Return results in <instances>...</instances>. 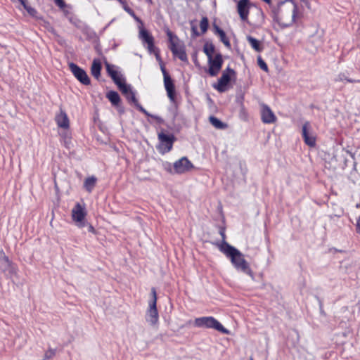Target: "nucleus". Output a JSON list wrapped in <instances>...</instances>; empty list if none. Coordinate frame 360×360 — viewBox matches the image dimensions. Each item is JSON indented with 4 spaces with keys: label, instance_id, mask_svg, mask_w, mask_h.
<instances>
[{
    "label": "nucleus",
    "instance_id": "nucleus-1",
    "mask_svg": "<svg viewBox=\"0 0 360 360\" xmlns=\"http://www.w3.org/2000/svg\"><path fill=\"white\" fill-rule=\"evenodd\" d=\"M219 251L229 258L237 271H240L252 279L254 274L251 270L248 262L245 260L244 255L235 247L228 243H224L219 248Z\"/></svg>",
    "mask_w": 360,
    "mask_h": 360
},
{
    "label": "nucleus",
    "instance_id": "nucleus-2",
    "mask_svg": "<svg viewBox=\"0 0 360 360\" xmlns=\"http://www.w3.org/2000/svg\"><path fill=\"white\" fill-rule=\"evenodd\" d=\"M194 326L198 328L214 329L222 334L229 335V330L224 328L222 324L213 316H202L194 320Z\"/></svg>",
    "mask_w": 360,
    "mask_h": 360
},
{
    "label": "nucleus",
    "instance_id": "nucleus-3",
    "mask_svg": "<svg viewBox=\"0 0 360 360\" xmlns=\"http://www.w3.org/2000/svg\"><path fill=\"white\" fill-rule=\"evenodd\" d=\"M152 300L149 302V307L146 311V320L151 326H155L159 320L158 311L157 309V294L154 288L151 289Z\"/></svg>",
    "mask_w": 360,
    "mask_h": 360
},
{
    "label": "nucleus",
    "instance_id": "nucleus-4",
    "mask_svg": "<svg viewBox=\"0 0 360 360\" xmlns=\"http://www.w3.org/2000/svg\"><path fill=\"white\" fill-rule=\"evenodd\" d=\"M86 211L84 204L77 202L72 210V219L79 228H83L87 224L86 219Z\"/></svg>",
    "mask_w": 360,
    "mask_h": 360
},
{
    "label": "nucleus",
    "instance_id": "nucleus-5",
    "mask_svg": "<svg viewBox=\"0 0 360 360\" xmlns=\"http://www.w3.org/2000/svg\"><path fill=\"white\" fill-rule=\"evenodd\" d=\"M158 137L160 142L158 147L159 152L162 154L169 153L172 149L176 139L175 136L173 134H167L162 131L158 134Z\"/></svg>",
    "mask_w": 360,
    "mask_h": 360
},
{
    "label": "nucleus",
    "instance_id": "nucleus-6",
    "mask_svg": "<svg viewBox=\"0 0 360 360\" xmlns=\"http://www.w3.org/2000/svg\"><path fill=\"white\" fill-rule=\"evenodd\" d=\"M161 71L164 77V85L165 90L167 91V94L168 98L172 102H174L175 101V87L173 83V81L167 72L165 65L162 63H160Z\"/></svg>",
    "mask_w": 360,
    "mask_h": 360
},
{
    "label": "nucleus",
    "instance_id": "nucleus-7",
    "mask_svg": "<svg viewBox=\"0 0 360 360\" xmlns=\"http://www.w3.org/2000/svg\"><path fill=\"white\" fill-rule=\"evenodd\" d=\"M70 70L73 75L84 85H89L91 80L84 70L74 63L69 64Z\"/></svg>",
    "mask_w": 360,
    "mask_h": 360
},
{
    "label": "nucleus",
    "instance_id": "nucleus-8",
    "mask_svg": "<svg viewBox=\"0 0 360 360\" xmlns=\"http://www.w3.org/2000/svg\"><path fill=\"white\" fill-rule=\"evenodd\" d=\"M223 62L224 61L221 53H217L214 57L208 59L209 75L212 77L217 76L221 69Z\"/></svg>",
    "mask_w": 360,
    "mask_h": 360
},
{
    "label": "nucleus",
    "instance_id": "nucleus-9",
    "mask_svg": "<svg viewBox=\"0 0 360 360\" xmlns=\"http://www.w3.org/2000/svg\"><path fill=\"white\" fill-rule=\"evenodd\" d=\"M235 71L231 68L228 67L222 73L220 78L218 79V83L213 86L219 92H224L226 91V86L231 80V75H234Z\"/></svg>",
    "mask_w": 360,
    "mask_h": 360
},
{
    "label": "nucleus",
    "instance_id": "nucleus-10",
    "mask_svg": "<svg viewBox=\"0 0 360 360\" xmlns=\"http://www.w3.org/2000/svg\"><path fill=\"white\" fill-rule=\"evenodd\" d=\"M105 65L108 74L120 89L122 85L125 84V82L122 78V75L117 71V67L110 64L108 62H105Z\"/></svg>",
    "mask_w": 360,
    "mask_h": 360
},
{
    "label": "nucleus",
    "instance_id": "nucleus-11",
    "mask_svg": "<svg viewBox=\"0 0 360 360\" xmlns=\"http://www.w3.org/2000/svg\"><path fill=\"white\" fill-rule=\"evenodd\" d=\"M193 167V163L186 157H182L174 162V170L176 174L186 173Z\"/></svg>",
    "mask_w": 360,
    "mask_h": 360
},
{
    "label": "nucleus",
    "instance_id": "nucleus-12",
    "mask_svg": "<svg viewBox=\"0 0 360 360\" xmlns=\"http://www.w3.org/2000/svg\"><path fill=\"white\" fill-rule=\"evenodd\" d=\"M139 38L142 41L147 44V49L148 51L151 53H155V45H154V39L152 35L149 34V32L143 27V24L141 27H139Z\"/></svg>",
    "mask_w": 360,
    "mask_h": 360
},
{
    "label": "nucleus",
    "instance_id": "nucleus-13",
    "mask_svg": "<svg viewBox=\"0 0 360 360\" xmlns=\"http://www.w3.org/2000/svg\"><path fill=\"white\" fill-rule=\"evenodd\" d=\"M261 120L264 124H272L276 121L274 112L264 103L261 104Z\"/></svg>",
    "mask_w": 360,
    "mask_h": 360
},
{
    "label": "nucleus",
    "instance_id": "nucleus-14",
    "mask_svg": "<svg viewBox=\"0 0 360 360\" xmlns=\"http://www.w3.org/2000/svg\"><path fill=\"white\" fill-rule=\"evenodd\" d=\"M0 268L2 271L8 272L11 276L16 274L17 269L7 256L4 254L0 258Z\"/></svg>",
    "mask_w": 360,
    "mask_h": 360
},
{
    "label": "nucleus",
    "instance_id": "nucleus-15",
    "mask_svg": "<svg viewBox=\"0 0 360 360\" xmlns=\"http://www.w3.org/2000/svg\"><path fill=\"white\" fill-rule=\"evenodd\" d=\"M310 128V123L306 122L302 126V134L304 143L310 147H314L316 145V138L314 135L309 134Z\"/></svg>",
    "mask_w": 360,
    "mask_h": 360
},
{
    "label": "nucleus",
    "instance_id": "nucleus-16",
    "mask_svg": "<svg viewBox=\"0 0 360 360\" xmlns=\"http://www.w3.org/2000/svg\"><path fill=\"white\" fill-rule=\"evenodd\" d=\"M166 34L168 37V41L169 43V48L171 50L172 53L173 51H176L184 46V44L180 41L179 37L174 34L170 30L167 29Z\"/></svg>",
    "mask_w": 360,
    "mask_h": 360
},
{
    "label": "nucleus",
    "instance_id": "nucleus-17",
    "mask_svg": "<svg viewBox=\"0 0 360 360\" xmlns=\"http://www.w3.org/2000/svg\"><path fill=\"white\" fill-rule=\"evenodd\" d=\"M249 0H239L237 4L238 13L242 20L246 21L249 15Z\"/></svg>",
    "mask_w": 360,
    "mask_h": 360
},
{
    "label": "nucleus",
    "instance_id": "nucleus-18",
    "mask_svg": "<svg viewBox=\"0 0 360 360\" xmlns=\"http://www.w3.org/2000/svg\"><path fill=\"white\" fill-rule=\"evenodd\" d=\"M55 120L58 127L65 129L69 128V119L66 112L64 110H60V113L56 116Z\"/></svg>",
    "mask_w": 360,
    "mask_h": 360
},
{
    "label": "nucleus",
    "instance_id": "nucleus-19",
    "mask_svg": "<svg viewBox=\"0 0 360 360\" xmlns=\"http://www.w3.org/2000/svg\"><path fill=\"white\" fill-rule=\"evenodd\" d=\"M120 90L125 96L126 98L132 103H137V99L135 96V93L133 91L131 86L127 84L126 83L122 85Z\"/></svg>",
    "mask_w": 360,
    "mask_h": 360
},
{
    "label": "nucleus",
    "instance_id": "nucleus-20",
    "mask_svg": "<svg viewBox=\"0 0 360 360\" xmlns=\"http://www.w3.org/2000/svg\"><path fill=\"white\" fill-rule=\"evenodd\" d=\"M101 68L102 66L100 60L94 59L91 67V73L96 79H98L101 76Z\"/></svg>",
    "mask_w": 360,
    "mask_h": 360
},
{
    "label": "nucleus",
    "instance_id": "nucleus-21",
    "mask_svg": "<svg viewBox=\"0 0 360 360\" xmlns=\"http://www.w3.org/2000/svg\"><path fill=\"white\" fill-rule=\"evenodd\" d=\"M106 97L111 102L114 106H118L120 103V97L117 92L115 91H110L107 93Z\"/></svg>",
    "mask_w": 360,
    "mask_h": 360
},
{
    "label": "nucleus",
    "instance_id": "nucleus-22",
    "mask_svg": "<svg viewBox=\"0 0 360 360\" xmlns=\"http://www.w3.org/2000/svg\"><path fill=\"white\" fill-rule=\"evenodd\" d=\"M210 122L214 126L216 129H225L228 127V124L221 122L217 117L214 116H210L209 118Z\"/></svg>",
    "mask_w": 360,
    "mask_h": 360
},
{
    "label": "nucleus",
    "instance_id": "nucleus-23",
    "mask_svg": "<svg viewBox=\"0 0 360 360\" xmlns=\"http://www.w3.org/2000/svg\"><path fill=\"white\" fill-rule=\"evenodd\" d=\"M334 81L338 82H344V81H347V82H349V83H360V79H350L348 77V74L347 72H340L336 77L334 79Z\"/></svg>",
    "mask_w": 360,
    "mask_h": 360
},
{
    "label": "nucleus",
    "instance_id": "nucleus-24",
    "mask_svg": "<svg viewBox=\"0 0 360 360\" xmlns=\"http://www.w3.org/2000/svg\"><path fill=\"white\" fill-rule=\"evenodd\" d=\"M134 105H136V107L137 108V109L144 113L146 116L148 117H150L153 119H155L158 123L161 124L164 122L163 119L158 115H151L150 113H149L145 108H143L142 105H141L139 102L137 101V103H134Z\"/></svg>",
    "mask_w": 360,
    "mask_h": 360
},
{
    "label": "nucleus",
    "instance_id": "nucleus-25",
    "mask_svg": "<svg viewBox=\"0 0 360 360\" xmlns=\"http://www.w3.org/2000/svg\"><path fill=\"white\" fill-rule=\"evenodd\" d=\"M96 181H97L96 178L94 176L86 178L84 183V188L89 193H91L96 186Z\"/></svg>",
    "mask_w": 360,
    "mask_h": 360
},
{
    "label": "nucleus",
    "instance_id": "nucleus-26",
    "mask_svg": "<svg viewBox=\"0 0 360 360\" xmlns=\"http://www.w3.org/2000/svg\"><path fill=\"white\" fill-rule=\"evenodd\" d=\"M172 53L174 56L179 58L181 61H188V57L184 46L179 49H176V51H173Z\"/></svg>",
    "mask_w": 360,
    "mask_h": 360
},
{
    "label": "nucleus",
    "instance_id": "nucleus-27",
    "mask_svg": "<svg viewBox=\"0 0 360 360\" xmlns=\"http://www.w3.org/2000/svg\"><path fill=\"white\" fill-rule=\"evenodd\" d=\"M247 40L253 49L258 52H260L262 51V48L259 40L251 36H248Z\"/></svg>",
    "mask_w": 360,
    "mask_h": 360
},
{
    "label": "nucleus",
    "instance_id": "nucleus-28",
    "mask_svg": "<svg viewBox=\"0 0 360 360\" xmlns=\"http://www.w3.org/2000/svg\"><path fill=\"white\" fill-rule=\"evenodd\" d=\"M215 30H216V32L219 34L220 39L223 42V44L226 46L229 47L231 45L230 41H229V39L226 37V33L224 32V31L222 30L221 29H220L217 26L215 27Z\"/></svg>",
    "mask_w": 360,
    "mask_h": 360
},
{
    "label": "nucleus",
    "instance_id": "nucleus-29",
    "mask_svg": "<svg viewBox=\"0 0 360 360\" xmlns=\"http://www.w3.org/2000/svg\"><path fill=\"white\" fill-rule=\"evenodd\" d=\"M203 51L207 56L208 59L213 57L214 53V46L212 43H206L203 47Z\"/></svg>",
    "mask_w": 360,
    "mask_h": 360
},
{
    "label": "nucleus",
    "instance_id": "nucleus-30",
    "mask_svg": "<svg viewBox=\"0 0 360 360\" xmlns=\"http://www.w3.org/2000/svg\"><path fill=\"white\" fill-rule=\"evenodd\" d=\"M21 5L24 7V8L27 11V13L31 15V16H35L36 14H37V11L28 6L27 4H26V1L25 0H22L20 1Z\"/></svg>",
    "mask_w": 360,
    "mask_h": 360
},
{
    "label": "nucleus",
    "instance_id": "nucleus-31",
    "mask_svg": "<svg viewBox=\"0 0 360 360\" xmlns=\"http://www.w3.org/2000/svg\"><path fill=\"white\" fill-rule=\"evenodd\" d=\"M56 349H51V348L49 349L47 351L45 352L44 358L42 360H49V359H52L56 355Z\"/></svg>",
    "mask_w": 360,
    "mask_h": 360
},
{
    "label": "nucleus",
    "instance_id": "nucleus-32",
    "mask_svg": "<svg viewBox=\"0 0 360 360\" xmlns=\"http://www.w3.org/2000/svg\"><path fill=\"white\" fill-rule=\"evenodd\" d=\"M208 26H209V22H208L207 18V17H203L201 19V21H200V30H201L202 33H205L207 30Z\"/></svg>",
    "mask_w": 360,
    "mask_h": 360
},
{
    "label": "nucleus",
    "instance_id": "nucleus-33",
    "mask_svg": "<svg viewBox=\"0 0 360 360\" xmlns=\"http://www.w3.org/2000/svg\"><path fill=\"white\" fill-rule=\"evenodd\" d=\"M124 11H125L126 12H127V13H129L131 17H133V18H134L136 21H137V22H140V23L142 25V21L141 20V19H140L138 16H136V15L135 14L134 11L131 8H129V6H124Z\"/></svg>",
    "mask_w": 360,
    "mask_h": 360
},
{
    "label": "nucleus",
    "instance_id": "nucleus-34",
    "mask_svg": "<svg viewBox=\"0 0 360 360\" xmlns=\"http://www.w3.org/2000/svg\"><path fill=\"white\" fill-rule=\"evenodd\" d=\"M257 63H258V65L259 66V68L262 70L265 71L266 72H267L269 71V68H268L266 63L264 62V60L260 56H259L257 58Z\"/></svg>",
    "mask_w": 360,
    "mask_h": 360
},
{
    "label": "nucleus",
    "instance_id": "nucleus-35",
    "mask_svg": "<svg viewBox=\"0 0 360 360\" xmlns=\"http://www.w3.org/2000/svg\"><path fill=\"white\" fill-rule=\"evenodd\" d=\"M219 233L221 236V238H222V241L219 243H217V247L219 249L220 246L224 243H227L226 241V234H225V230L224 228H220L219 229Z\"/></svg>",
    "mask_w": 360,
    "mask_h": 360
},
{
    "label": "nucleus",
    "instance_id": "nucleus-36",
    "mask_svg": "<svg viewBox=\"0 0 360 360\" xmlns=\"http://www.w3.org/2000/svg\"><path fill=\"white\" fill-rule=\"evenodd\" d=\"M56 4L61 9H63L66 5L64 0H54Z\"/></svg>",
    "mask_w": 360,
    "mask_h": 360
},
{
    "label": "nucleus",
    "instance_id": "nucleus-37",
    "mask_svg": "<svg viewBox=\"0 0 360 360\" xmlns=\"http://www.w3.org/2000/svg\"><path fill=\"white\" fill-rule=\"evenodd\" d=\"M297 6L296 4H295L294 5V8L292 10V21L295 20V18L297 16Z\"/></svg>",
    "mask_w": 360,
    "mask_h": 360
},
{
    "label": "nucleus",
    "instance_id": "nucleus-38",
    "mask_svg": "<svg viewBox=\"0 0 360 360\" xmlns=\"http://www.w3.org/2000/svg\"><path fill=\"white\" fill-rule=\"evenodd\" d=\"M86 226H88V231H89V232L92 233H94V234H96V230H95L94 227L91 224H89L87 223V224H86Z\"/></svg>",
    "mask_w": 360,
    "mask_h": 360
},
{
    "label": "nucleus",
    "instance_id": "nucleus-39",
    "mask_svg": "<svg viewBox=\"0 0 360 360\" xmlns=\"http://www.w3.org/2000/svg\"><path fill=\"white\" fill-rule=\"evenodd\" d=\"M356 232L360 234V217L357 219L356 224Z\"/></svg>",
    "mask_w": 360,
    "mask_h": 360
},
{
    "label": "nucleus",
    "instance_id": "nucleus-40",
    "mask_svg": "<svg viewBox=\"0 0 360 360\" xmlns=\"http://www.w3.org/2000/svg\"><path fill=\"white\" fill-rule=\"evenodd\" d=\"M240 115L241 117L242 116H244V117L247 116V112H246V110H245L244 107L241 108L240 111Z\"/></svg>",
    "mask_w": 360,
    "mask_h": 360
},
{
    "label": "nucleus",
    "instance_id": "nucleus-41",
    "mask_svg": "<svg viewBox=\"0 0 360 360\" xmlns=\"http://www.w3.org/2000/svg\"><path fill=\"white\" fill-rule=\"evenodd\" d=\"M192 30L193 32V33L195 34V35H198V33L197 32V30H196V28L193 27H192Z\"/></svg>",
    "mask_w": 360,
    "mask_h": 360
},
{
    "label": "nucleus",
    "instance_id": "nucleus-42",
    "mask_svg": "<svg viewBox=\"0 0 360 360\" xmlns=\"http://www.w3.org/2000/svg\"><path fill=\"white\" fill-rule=\"evenodd\" d=\"M167 166H168V167H169V168L165 167V169H167L168 171H169L170 172H172L171 169H170V167H171V164H170V163H167Z\"/></svg>",
    "mask_w": 360,
    "mask_h": 360
},
{
    "label": "nucleus",
    "instance_id": "nucleus-43",
    "mask_svg": "<svg viewBox=\"0 0 360 360\" xmlns=\"http://www.w3.org/2000/svg\"><path fill=\"white\" fill-rule=\"evenodd\" d=\"M156 57H157V59H158V60H160V57H159L158 53H156Z\"/></svg>",
    "mask_w": 360,
    "mask_h": 360
},
{
    "label": "nucleus",
    "instance_id": "nucleus-44",
    "mask_svg": "<svg viewBox=\"0 0 360 360\" xmlns=\"http://www.w3.org/2000/svg\"><path fill=\"white\" fill-rule=\"evenodd\" d=\"M263 1L266 2V3H270L271 2V0H263Z\"/></svg>",
    "mask_w": 360,
    "mask_h": 360
},
{
    "label": "nucleus",
    "instance_id": "nucleus-45",
    "mask_svg": "<svg viewBox=\"0 0 360 360\" xmlns=\"http://www.w3.org/2000/svg\"><path fill=\"white\" fill-rule=\"evenodd\" d=\"M320 308L322 309V303L320 302Z\"/></svg>",
    "mask_w": 360,
    "mask_h": 360
},
{
    "label": "nucleus",
    "instance_id": "nucleus-46",
    "mask_svg": "<svg viewBox=\"0 0 360 360\" xmlns=\"http://www.w3.org/2000/svg\"><path fill=\"white\" fill-rule=\"evenodd\" d=\"M250 360H254L252 357H250Z\"/></svg>",
    "mask_w": 360,
    "mask_h": 360
}]
</instances>
